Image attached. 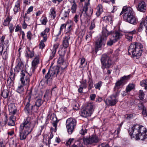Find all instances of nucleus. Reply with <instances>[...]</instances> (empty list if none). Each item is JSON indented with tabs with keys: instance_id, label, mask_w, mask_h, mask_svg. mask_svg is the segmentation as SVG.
I'll use <instances>...</instances> for the list:
<instances>
[{
	"instance_id": "obj_34",
	"label": "nucleus",
	"mask_w": 147,
	"mask_h": 147,
	"mask_svg": "<svg viewBox=\"0 0 147 147\" xmlns=\"http://www.w3.org/2000/svg\"><path fill=\"white\" fill-rule=\"evenodd\" d=\"M64 70H62L60 69L59 67V69L58 70V72H57L56 77L58 79H61L63 76V72L64 71Z\"/></svg>"
},
{
	"instance_id": "obj_4",
	"label": "nucleus",
	"mask_w": 147,
	"mask_h": 147,
	"mask_svg": "<svg viewBox=\"0 0 147 147\" xmlns=\"http://www.w3.org/2000/svg\"><path fill=\"white\" fill-rule=\"evenodd\" d=\"M5 38V36H3L0 38V53L4 59H7L8 57L7 51L9 49L8 42L4 43Z\"/></svg>"
},
{
	"instance_id": "obj_48",
	"label": "nucleus",
	"mask_w": 147,
	"mask_h": 147,
	"mask_svg": "<svg viewBox=\"0 0 147 147\" xmlns=\"http://www.w3.org/2000/svg\"><path fill=\"white\" fill-rule=\"evenodd\" d=\"M102 82L101 81L98 82L97 83L94 85V86L96 89H100L102 85Z\"/></svg>"
},
{
	"instance_id": "obj_41",
	"label": "nucleus",
	"mask_w": 147,
	"mask_h": 147,
	"mask_svg": "<svg viewBox=\"0 0 147 147\" xmlns=\"http://www.w3.org/2000/svg\"><path fill=\"white\" fill-rule=\"evenodd\" d=\"M43 103V101L41 99H38L36 101L35 106L38 107H40Z\"/></svg>"
},
{
	"instance_id": "obj_10",
	"label": "nucleus",
	"mask_w": 147,
	"mask_h": 147,
	"mask_svg": "<svg viewBox=\"0 0 147 147\" xmlns=\"http://www.w3.org/2000/svg\"><path fill=\"white\" fill-rule=\"evenodd\" d=\"M106 41V39H104L102 37L99 38L95 42V52H97L101 49L102 46H105Z\"/></svg>"
},
{
	"instance_id": "obj_5",
	"label": "nucleus",
	"mask_w": 147,
	"mask_h": 147,
	"mask_svg": "<svg viewBox=\"0 0 147 147\" xmlns=\"http://www.w3.org/2000/svg\"><path fill=\"white\" fill-rule=\"evenodd\" d=\"M94 109V105L92 103H88L85 108L81 110V116L84 117H86L91 116Z\"/></svg>"
},
{
	"instance_id": "obj_52",
	"label": "nucleus",
	"mask_w": 147,
	"mask_h": 147,
	"mask_svg": "<svg viewBox=\"0 0 147 147\" xmlns=\"http://www.w3.org/2000/svg\"><path fill=\"white\" fill-rule=\"evenodd\" d=\"M120 131V129H112L110 131L111 133L113 134H115V135L117 134L118 135L119 134V132Z\"/></svg>"
},
{
	"instance_id": "obj_45",
	"label": "nucleus",
	"mask_w": 147,
	"mask_h": 147,
	"mask_svg": "<svg viewBox=\"0 0 147 147\" xmlns=\"http://www.w3.org/2000/svg\"><path fill=\"white\" fill-rule=\"evenodd\" d=\"M88 89L89 90H90L93 87L92 80L90 78H89V80L88 81Z\"/></svg>"
},
{
	"instance_id": "obj_12",
	"label": "nucleus",
	"mask_w": 147,
	"mask_h": 147,
	"mask_svg": "<svg viewBox=\"0 0 147 147\" xmlns=\"http://www.w3.org/2000/svg\"><path fill=\"white\" fill-rule=\"evenodd\" d=\"M83 11L87 16L90 17L92 15L93 9L91 7L89 2L85 3L83 8Z\"/></svg>"
},
{
	"instance_id": "obj_18",
	"label": "nucleus",
	"mask_w": 147,
	"mask_h": 147,
	"mask_svg": "<svg viewBox=\"0 0 147 147\" xmlns=\"http://www.w3.org/2000/svg\"><path fill=\"white\" fill-rule=\"evenodd\" d=\"M30 97L28 99V101L26 104V105L25 107L24 108V110L26 113L28 114L30 113L32 110L34 109L35 107V105H30Z\"/></svg>"
},
{
	"instance_id": "obj_35",
	"label": "nucleus",
	"mask_w": 147,
	"mask_h": 147,
	"mask_svg": "<svg viewBox=\"0 0 147 147\" xmlns=\"http://www.w3.org/2000/svg\"><path fill=\"white\" fill-rule=\"evenodd\" d=\"M24 86L22 84L19 85L16 89V92L20 94L22 93L24 91Z\"/></svg>"
},
{
	"instance_id": "obj_46",
	"label": "nucleus",
	"mask_w": 147,
	"mask_h": 147,
	"mask_svg": "<svg viewBox=\"0 0 147 147\" xmlns=\"http://www.w3.org/2000/svg\"><path fill=\"white\" fill-rule=\"evenodd\" d=\"M3 98H7L9 95V92L7 90H3L1 94Z\"/></svg>"
},
{
	"instance_id": "obj_60",
	"label": "nucleus",
	"mask_w": 147,
	"mask_h": 147,
	"mask_svg": "<svg viewBox=\"0 0 147 147\" xmlns=\"http://www.w3.org/2000/svg\"><path fill=\"white\" fill-rule=\"evenodd\" d=\"M64 61H65L64 60L63 57H59L58 59V63L60 64Z\"/></svg>"
},
{
	"instance_id": "obj_39",
	"label": "nucleus",
	"mask_w": 147,
	"mask_h": 147,
	"mask_svg": "<svg viewBox=\"0 0 147 147\" xmlns=\"http://www.w3.org/2000/svg\"><path fill=\"white\" fill-rule=\"evenodd\" d=\"M130 78V76L129 75L127 76H124L121 78L120 80L122 82H122L123 84H124L126 82V80L129 79Z\"/></svg>"
},
{
	"instance_id": "obj_26",
	"label": "nucleus",
	"mask_w": 147,
	"mask_h": 147,
	"mask_svg": "<svg viewBox=\"0 0 147 147\" xmlns=\"http://www.w3.org/2000/svg\"><path fill=\"white\" fill-rule=\"evenodd\" d=\"M136 31L134 30L132 31L127 32L125 34V38L129 41H131L133 38V35L136 33Z\"/></svg>"
},
{
	"instance_id": "obj_21",
	"label": "nucleus",
	"mask_w": 147,
	"mask_h": 147,
	"mask_svg": "<svg viewBox=\"0 0 147 147\" xmlns=\"http://www.w3.org/2000/svg\"><path fill=\"white\" fill-rule=\"evenodd\" d=\"M70 11V9L68 8L64 10L63 9L60 14L61 19L64 20L65 18H68Z\"/></svg>"
},
{
	"instance_id": "obj_40",
	"label": "nucleus",
	"mask_w": 147,
	"mask_h": 147,
	"mask_svg": "<svg viewBox=\"0 0 147 147\" xmlns=\"http://www.w3.org/2000/svg\"><path fill=\"white\" fill-rule=\"evenodd\" d=\"M65 52L66 50L65 49L62 48H60L58 52V53L60 56L63 57L65 53Z\"/></svg>"
},
{
	"instance_id": "obj_43",
	"label": "nucleus",
	"mask_w": 147,
	"mask_h": 147,
	"mask_svg": "<svg viewBox=\"0 0 147 147\" xmlns=\"http://www.w3.org/2000/svg\"><path fill=\"white\" fill-rule=\"evenodd\" d=\"M77 9V5L74 1V3L71 7V11L72 13H75L76 12Z\"/></svg>"
},
{
	"instance_id": "obj_13",
	"label": "nucleus",
	"mask_w": 147,
	"mask_h": 147,
	"mask_svg": "<svg viewBox=\"0 0 147 147\" xmlns=\"http://www.w3.org/2000/svg\"><path fill=\"white\" fill-rule=\"evenodd\" d=\"M99 141L98 137L96 135L92 136L88 138H85L83 140L84 143L86 145L97 143Z\"/></svg>"
},
{
	"instance_id": "obj_36",
	"label": "nucleus",
	"mask_w": 147,
	"mask_h": 147,
	"mask_svg": "<svg viewBox=\"0 0 147 147\" xmlns=\"http://www.w3.org/2000/svg\"><path fill=\"white\" fill-rule=\"evenodd\" d=\"M112 31L109 32L107 30H105L103 31L102 35L100 37H102L104 39H106V40L107 37L108 35L112 33Z\"/></svg>"
},
{
	"instance_id": "obj_55",
	"label": "nucleus",
	"mask_w": 147,
	"mask_h": 147,
	"mask_svg": "<svg viewBox=\"0 0 147 147\" xmlns=\"http://www.w3.org/2000/svg\"><path fill=\"white\" fill-rule=\"evenodd\" d=\"M46 41H44L43 39L40 42V44L39 45V48L41 49H43L45 46V45L44 43V42H45Z\"/></svg>"
},
{
	"instance_id": "obj_63",
	"label": "nucleus",
	"mask_w": 147,
	"mask_h": 147,
	"mask_svg": "<svg viewBox=\"0 0 147 147\" xmlns=\"http://www.w3.org/2000/svg\"><path fill=\"white\" fill-rule=\"evenodd\" d=\"M73 109L75 110H78L79 109V105L77 103H76L73 105Z\"/></svg>"
},
{
	"instance_id": "obj_30",
	"label": "nucleus",
	"mask_w": 147,
	"mask_h": 147,
	"mask_svg": "<svg viewBox=\"0 0 147 147\" xmlns=\"http://www.w3.org/2000/svg\"><path fill=\"white\" fill-rule=\"evenodd\" d=\"M121 36V34L119 32H116L113 33L112 38L116 42Z\"/></svg>"
},
{
	"instance_id": "obj_56",
	"label": "nucleus",
	"mask_w": 147,
	"mask_h": 147,
	"mask_svg": "<svg viewBox=\"0 0 147 147\" xmlns=\"http://www.w3.org/2000/svg\"><path fill=\"white\" fill-rule=\"evenodd\" d=\"M74 140V138H70L66 143V145L67 146H69L73 142V140Z\"/></svg>"
},
{
	"instance_id": "obj_8",
	"label": "nucleus",
	"mask_w": 147,
	"mask_h": 147,
	"mask_svg": "<svg viewBox=\"0 0 147 147\" xmlns=\"http://www.w3.org/2000/svg\"><path fill=\"white\" fill-rule=\"evenodd\" d=\"M14 71L16 73H18L20 72V74L22 76H24L27 74V72L26 71L24 67L23 62L20 60L18 61V64L14 69Z\"/></svg>"
},
{
	"instance_id": "obj_61",
	"label": "nucleus",
	"mask_w": 147,
	"mask_h": 147,
	"mask_svg": "<svg viewBox=\"0 0 147 147\" xmlns=\"http://www.w3.org/2000/svg\"><path fill=\"white\" fill-rule=\"evenodd\" d=\"M47 21V18L46 17H45L42 20H41L42 24L43 25H46Z\"/></svg>"
},
{
	"instance_id": "obj_1",
	"label": "nucleus",
	"mask_w": 147,
	"mask_h": 147,
	"mask_svg": "<svg viewBox=\"0 0 147 147\" xmlns=\"http://www.w3.org/2000/svg\"><path fill=\"white\" fill-rule=\"evenodd\" d=\"M124 14L123 18L126 22L130 24H136V20L132 9L127 6H124L120 15Z\"/></svg>"
},
{
	"instance_id": "obj_53",
	"label": "nucleus",
	"mask_w": 147,
	"mask_h": 147,
	"mask_svg": "<svg viewBox=\"0 0 147 147\" xmlns=\"http://www.w3.org/2000/svg\"><path fill=\"white\" fill-rule=\"evenodd\" d=\"M115 42V40L112 38L111 39H110L107 42V45L108 46H111L113 44V43Z\"/></svg>"
},
{
	"instance_id": "obj_11",
	"label": "nucleus",
	"mask_w": 147,
	"mask_h": 147,
	"mask_svg": "<svg viewBox=\"0 0 147 147\" xmlns=\"http://www.w3.org/2000/svg\"><path fill=\"white\" fill-rule=\"evenodd\" d=\"M33 72L32 71L30 73L27 72V76L26 75L25 76H22V74L20 75L21 78L20 81L22 84L24 85L29 84L30 82V77L32 76V73Z\"/></svg>"
},
{
	"instance_id": "obj_14",
	"label": "nucleus",
	"mask_w": 147,
	"mask_h": 147,
	"mask_svg": "<svg viewBox=\"0 0 147 147\" xmlns=\"http://www.w3.org/2000/svg\"><path fill=\"white\" fill-rule=\"evenodd\" d=\"M66 127L67 129H74L76 126V121L72 118H68L66 121Z\"/></svg>"
},
{
	"instance_id": "obj_51",
	"label": "nucleus",
	"mask_w": 147,
	"mask_h": 147,
	"mask_svg": "<svg viewBox=\"0 0 147 147\" xmlns=\"http://www.w3.org/2000/svg\"><path fill=\"white\" fill-rule=\"evenodd\" d=\"M86 79L83 80L82 82L81 83V84L80 85V86L83 87L84 88H85L87 87V84H86Z\"/></svg>"
},
{
	"instance_id": "obj_54",
	"label": "nucleus",
	"mask_w": 147,
	"mask_h": 147,
	"mask_svg": "<svg viewBox=\"0 0 147 147\" xmlns=\"http://www.w3.org/2000/svg\"><path fill=\"white\" fill-rule=\"evenodd\" d=\"M139 97L140 99L142 100L144 98V93L143 91L142 90H140L139 91Z\"/></svg>"
},
{
	"instance_id": "obj_47",
	"label": "nucleus",
	"mask_w": 147,
	"mask_h": 147,
	"mask_svg": "<svg viewBox=\"0 0 147 147\" xmlns=\"http://www.w3.org/2000/svg\"><path fill=\"white\" fill-rule=\"evenodd\" d=\"M11 20V18L9 17H7L6 19L4 20L3 23V25L5 26L8 25L9 24Z\"/></svg>"
},
{
	"instance_id": "obj_3",
	"label": "nucleus",
	"mask_w": 147,
	"mask_h": 147,
	"mask_svg": "<svg viewBox=\"0 0 147 147\" xmlns=\"http://www.w3.org/2000/svg\"><path fill=\"white\" fill-rule=\"evenodd\" d=\"M128 132L131 138L135 137L136 140H144L147 138L146 129H129Z\"/></svg>"
},
{
	"instance_id": "obj_7",
	"label": "nucleus",
	"mask_w": 147,
	"mask_h": 147,
	"mask_svg": "<svg viewBox=\"0 0 147 147\" xmlns=\"http://www.w3.org/2000/svg\"><path fill=\"white\" fill-rule=\"evenodd\" d=\"M119 92H117L110 96L108 98L104 100V101L106 105L109 106H113L116 104L118 101L117 97L119 95Z\"/></svg>"
},
{
	"instance_id": "obj_58",
	"label": "nucleus",
	"mask_w": 147,
	"mask_h": 147,
	"mask_svg": "<svg viewBox=\"0 0 147 147\" xmlns=\"http://www.w3.org/2000/svg\"><path fill=\"white\" fill-rule=\"evenodd\" d=\"M144 25V24L142 21L140 24V25L139 26V28H138V31L139 32H141L143 29V25Z\"/></svg>"
},
{
	"instance_id": "obj_2",
	"label": "nucleus",
	"mask_w": 147,
	"mask_h": 147,
	"mask_svg": "<svg viewBox=\"0 0 147 147\" xmlns=\"http://www.w3.org/2000/svg\"><path fill=\"white\" fill-rule=\"evenodd\" d=\"M142 48V45L141 43L136 42L131 44L129 47L128 53L132 54L133 58L138 59L141 55Z\"/></svg>"
},
{
	"instance_id": "obj_24",
	"label": "nucleus",
	"mask_w": 147,
	"mask_h": 147,
	"mask_svg": "<svg viewBox=\"0 0 147 147\" xmlns=\"http://www.w3.org/2000/svg\"><path fill=\"white\" fill-rule=\"evenodd\" d=\"M70 38L69 35H66L65 38L63 39V45L64 47L66 48L69 46V42Z\"/></svg>"
},
{
	"instance_id": "obj_64",
	"label": "nucleus",
	"mask_w": 147,
	"mask_h": 147,
	"mask_svg": "<svg viewBox=\"0 0 147 147\" xmlns=\"http://www.w3.org/2000/svg\"><path fill=\"white\" fill-rule=\"evenodd\" d=\"M74 20L75 23H77L79 20L78 15L77 14L75 15L74 17Z\"/></svg>"
},
{
	"instance_id": "obj_29",
	"label": "nucleus",
	"mask_w": 147,
	"mask_h": 147,
	"mask_svg": "<svg viewBox=\"0 0 147 147\" xmlns=\"http://www.w3.org/2000/svg\"><path fill=\"white\" fill-rule=\"evenodd\" d=\"M51 119L53 121L52 123L53 126L55 128V129H56L58 121L57 120V118L55 115L54 114L52 115L51 116Z\"/></svg>"
},
{
	"instance_id": "obj_28",
	"label": "nucleus",
	"mask_w": 147,
	"mask_h": 147,
	"mask_svg": "<svg viewBox=\"0 0 147 147\" xmlns=\"http://www.w3.org/2000/svg\"><path fill=\"white\" fill-rule=\"evenodd\" d=\"M54 88H52L51 92L49 90H46L45 94L44 96L45 100H47V101L50 99L52 95V93Z\"/></svg>"
},
{
	"instance_id": "obj_42",
	"label": "nucleus",
	"mask_w": 147,
	"mask_h": 147,
	"mask_svg": "<svg viewBox=\"0 0 147 147\" xmlns=\"http://www.w3.org/2000/svg\"><path fill=\"white\" fill-rule=\"evenodd\" d=\"M134 87V85L133 84H129L127 87L126 89V91L127 92L130 91L133 89Z\"/></svg>"
},
{
	"instance_id": "obj_59",
	"label": "nucleus",
	"mask_w": 147,
	"mask_h": 147,
	"mask_svg": "<svg viewBox=\"0 0 147 147\" xmlns=\"http://www.w3.org/2000/svg\"><path fill=\"white\" fill-rule=\"evenodd\" d=\"M87 129H81L80 131V134L82 135H84L87 133Z\"/></svg>"
},
{
	"instance_id": "obj_17",
	"label": "nucleus",
	"mask_w": 147,
	"mask_h": 147,
	"mask_svg": "<svg viewBox=\"0 0 147 147\" xmlns=\"http://www.w3.org/2000/svg\"><path fill=\"white\" fill-rule=\"evenodd\" d=\"M59 67L55 66L53 67H51L49 70V73L50 74V77L51 79L55 77H56L57 72H58Z\"/></svg>"
},
{
	"instance_id": "obj_38",
	"label": "nucleus",
	"mask_w": 147,
	"mask_h": 147,
	"mask_svg": "<svg viewBox=\"0 0 147 147\" xmlns=\"http://www.w3.org/2000/svg\"><path fill=\"white\" fill-rule=\"evenodd\" d=\"M113 17L111 16H106L104 17V20H106V22H109L111 24L112 23Z\"/></svg>"
},
{
	"instance_id": "obj_22",
	"label": "nucleus",
	"mask_w": 147,
	"mask_h": 147,
	"mask_svg": "<svg viewBox=\"0 0 147 147\" xmlns=\"http://www.w3.org/2000/svg\"><path fill=\"white\" fill-rule=\"evenodd\" d=\"M50 29L48 28H47L40 34V36L42 37L44 41H46L47 38V34L49 31Z\"/></svg>"
},
{
	"instance_id": "obj_62",
	"label": "nucleus",
	"mask_w": 147,
	"mask_h": 147,
	"mask_svg": "<svg viewBox=\"0 0 147 147\" xmlns=\"http://www.w3.org/2000/svg\"><path fill=\"white\" fill-rule=\"evenodd\" d=\"M32 34L31 32L29 31L27 32V38L29 39V40H31V36L32 35Z\"/></svg>"
},
{
	"instance_id": "obj_33",
	"label": "nucleus",
	"mask_w": 147,
	"mask_h": 147,
	"mask_svg": "<svg viewBox=\"0 0 147 147\" xmlns=\"http://www.w3.org/2000/svg\"><path fill=\"white\" fill-rule=\"evenodd\" d=\"M56 14L55 8L52 7L50 10V16L52 19H54L56 17Z\"/></svg>"
},
{
	"instance_id": "obj_23",
	"label": "nucleus",
	"mask_w": 147,
	"mask_h": 147,
	"mask_svg": "<svg viewBox=\"0 0 147 147\" xmlns=\"http://www.w3.org/2000/svg\"><path fill=\"white\" fill-rule=\"evenodd\" d=\"M8 109L9 113L13 115L15 114L17 111V108L13 104H11L9 105Z\"/></svg>"
},
{
	"instance_id": "obj_32",
	"label": "nucleus",
	"mask_w": 147,
	"mask_h": 147,
	"mask_svg": "<svg viewBox=\"0 0 147 147\" xmlns=\"http://www.w3.org/2000/svg\"><path fill=\"white\" fill-rule=\"evenodd\" d=\"M54 129H51V134H50V136L49 137L48 140H46V144L47 145H49L51 144V139L53 138V130ZM55 130L54 131L55 132H56L57 131V129H54Z\"/></svg>"
},
{
	"instance_id": "obj_15",
	"label": "nucleus",
	"mask_w": 147,
	"mask_h": 147,
	"mask_svg": "<svg viewBox=\"0 0 147 147\" xmlns=\"http://www.w3.org/2000/svg\"><path fill=\"white\" fill-rule=\"evenodd\" d=\"M31 129H20V135L21 140L26 139V136L31 131Z\"/></svg>"
},
{
	"instance_id": "obj_19",
	"label": "nucleus",
	"mask_w": 147,
	"mask_h": 147,
	"mask_svg": "<svg viewBox=\"0 0 147 147\" xmlns=\"http://www.w3.org/2000/svg\"><path fill=\"white\" fill-rule=\"evenodd\" d=\"M137 8L138 11L143 12H145L146 9L145 2L143 1H141L138 3V6Z\"/></svg>"
},
{
	"instance_id": "obj_31",
	"label": "nucleus",
	"mask_w": 147,
	"mask_h": 147,
	"mask_svg": "<svg viewBox=\"0 0 147 147\" xmlns=\"http://www.w3.org/2000/svg\"><path fill=\"white\" fill-rule=\"evenodd\" d=\"M97 11L96 15L97 17H98L101 14L103 11L102 7L101 4H99L96 7Z\"/></svg>"
},
{
	"instance_id": "obj_16",
	"label": "nucleus",
	"mask_w": 147,
	"mask_h": 147,
	"mask_svg": "<svg viewBox=\"0 0 147 147\" xmlns=\"http://www.w3.org/2000/svg\"><path fill=\"white\" fill-rule=\"evenodd\" d=\"M59 45V44L58 43H56L53 45V48L52 49L48 51L50 59H51L54 57L56 53L57 49Z\"/></svg>"
},
{
	"instance_id": "obj_9",
	"label": "nucleus",
	"mask_w": 147,
	"mask_h": 147,
	"mask_svg": "<svg viewBox=\"0 0 147 147\" xmlns=\"http://www.w3.org/2000/svg\"><path fill=\"white\" fill-rule=\"evenodd\" d=\"M102 67L103 68L109 67L111 65L112 62L109 57L106 54H103L101 59Z\"/></svg>"
},
{
	"instance_id": "obj_25",
	"label": "nucleus",
	"mask_w": 147,
	"mask_h": 147,
	"mask_svg": "<svg viewBox=\"0 0 147 147\" xmlns=\"http://www.w3.org/2000/svg\"><path fill=\"white\" fill-rule=\"evenodd\" d=\"M21 0H17L15 3L14 7L13 8V11L15 13L19 12L20 10Z\"/></svg>"
},
{
	"instance_id": "obj_6",
	"label": "nucleus",
	"mask_w": 147,
	"mask_h": 147,
	"mask_svg": "<svg viewBox=\"0 0 147 147\" xmlns=\"http://www.w3.org/2000/svg\"><path fill=\"white\" fill-rule=\"evenodd\" d=\"M26 56L30 58H32L34 56H35L34 60L32 62V67L31 68V69L32 70V72H34L35 69L37 67V65L39 63L40 57L38 54L35 55H34V52L33 50L31 51L30 53H28Z\"/></svg>"
},
{
	"instance_id": "obj_27",
	"label": "nucleus",
	"mask_w": 147,
	"mask_h": 147,
	"mask_svg": "<svg viewBox=\"0 0 147 147\" xmlns=\"http://www.w3.org/2000/svg\"><path fill=\"white\" fill-rule=\"evenodd\" d=\"M18 144V140L16 139L12 138L9 140V145L10 147H19L17 146Z\"/></svg>"
},
{
	"instance_id": "obj_49",
	"label": "nucleus",
	"mask_w": 147,
	"mask_h": 147,
	"mask_svg": "<svg viewBox=\"0 0 147 147\" xmlns=\"http://www.w3.org/2000/svg\"><path fill=\"white\" fill-rule=\"evenodd\" d=\"M95 19H94L91 22L90 26L89 27V29L90 30H92L94 29L95 27V24L94 20Z\"/></svg>"
},
{
	"instance_id": "obj_50",
	"label": "nucleus",
	"mask_w": 147,
	"mask_h": 147,
	"mask_svg": "<svg viewBox=\"0 0 147 147\" xmlns=\"http://www.w3.org/2000/svg\"><path fill=\"white\" fill-rule=\"evenodd\" d=\"M140 85L142 87H145L147 85V79H145L140 82Z\"/></svg>"
},
{
	"instance_id": "obj_20",
	"label": "nucleus",
	"mask_w": 147,
	"mask_h": 147,
	"mask_svg": "<svg viewBox=\"0 0 147 147\" xmlns=\"http://www.w3.org/2000/svg\"><path fill=\"white\" fill-rule=\"evenodd\" d=\"M31 123L30 121V118L27 117L26 119H25L24 122L22 123L20 127L21 128H29L31 127Z\"/></svg>"
},
{
	"instance_id": "obj_37",
	"label": "nucleus",
	"mask_w": 147,
	"mask_h": 147,
	"mask_svg": "<svg viewBox=\"0 0 147 147\" xmlns=\"http://www.w3.org/2000/svg\"><path fill=\"white\" fill-rule=\"evenodd\" d=\"M68 64V63L67 62L65 61L63 62L62 63L60 64V69H61L62 70H64L67 67Z\"/></svg>"
},
{
	"instance_id": "obj_57",
	"label": "nucleus",
	"mask_w": 147,
	"mask_h": 147,
	"mask_svg": "<svg viewBox=\"0 0 147 147\" xmlns=\"http://www.w3.org/2000/svg\"><path fill=\"white\" fill-rule=\"evenodd\" d=\"M143 126L142 125H139L138 124L134 125H133L131 129H141Z\"/></svg>"
},
{
	"instance_id": "obj_44",
	"label": "nucleus",
	"mask_w": 147,
	"mask_h": 147,
	"mask_svg": "<svg viewBox=\"0 0 147 147\" xmlns=\"http://www.w3.org/2000/svg\"><path fill=\"white\" fill-rule=\"evenodd\" d=\"M142 108H140V107H139V109L142 110V114L144 117H145L147 116V112L146 111V108L144 107V106H143L142 105Z\"/></svg>"
}]
</instances>
